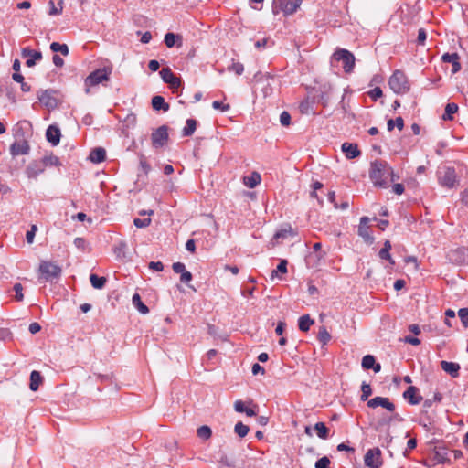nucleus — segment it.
<instances>
[{
	"mask_svg": "<svg viewBox=\"0 0 468 468\" xmlns=\"http://www.w3.org/2000/svg\"><path fill=\"white\" fill-rule=\"evenodd\" d=\"M42 382V377L38 371H32L30 374V384L29 388L32 391H37L39 388V385Z\"/></svg>",
	"mask_w": 468,
	"mask_h": 468,
	"instance_id": "cd10ccee",
	"label": "nucleus"
},
{
	"mask_svg": "<svg viewBox=\"0 0 468 468\" xmlns=\"http://www.w3.org/2000/svg\"><path fill=\"white\" fill-rule=\"evenodd\" d=\"M133 224L135 227L140 228V229L146 228L151 224V218H147L141 219V218H136L133 220Z\"/></svg>",
	"mask_w": 468,
	"mask_h": 468,
	"instance_id": "3c124183",
	"label": "nucleus"
},
{
	"mask_svg": "<svg viewBox=\"0 0 468 468\" xmlns=\"http://www.w3.org/2000/svg\"><path fill=\"white\" fill-rule=\"evenodd\" d=\"M392 174L393 170L387 162L376 160L371 163L369 177L376 186H385Z\"/></svg>",
	"mask_w": 468,
	"mask_h": 468,
	"instance_id": "f257e3e1",
	"label": "nucleus"
},
{
	"mask_svg": "<svg viewBox=\"0 0 468 468\" xmlns=\"http://www.w3.org/2000/svg\"><path fill=\"white\" fill-rule=\"evenodd\" d=\"M441 367L452 378H457L459 376V371L461 368L458 363L445 360L441 362Z\"/></svg>",
	"mask_w": 468,
	"mask_h": 468,
	"instance_id": "4be33fe9",
	"label": "nucleus"
},
{
	"mask_svg": "<svg viewBox=\"0 0 468 468\" xmlns=\"http://www.w3.org/2000/svg\"><path fill=\"white\" fill-rule=\"evenodd\" d=\"M212 107L215 110H220L221 112H227V111L229 110V104H224L223 102H221L219 101H214L212 102Z\"/></svg>",
	"mask_w": 468,
	"mask_h": 468,
	"instance_id": "13d9d810",
	"label": "nucleus"
},
{
	"mask_svg": "<svg viewBox=\"0 0 468 468\" xmlns=\"http://www.w3.org/2000/svg\"><path fill=\"white\" fill-rule=\"evenodd\" d=\"M21 54L23 58H27L26 65L29 68L33 67L37 60H40L42 58L40 51H36L29 48H23Z\"/></svg>",
	"mask_w": 468,
	"mask_h": 468,
	"instance_id": "2eb2a0df",
	"label": "nucleus"
},
{
	"mask_svg": "<svg viewBox=\"0 0 468 468\" xmlns=\"http://www.w3.org/2000/svg\"><path fill=\"white\" fill-rule=\"evenodd\" d=\"M314 323L309 314L302 315L298 320V327L302 332H307Z\"/></svg>",
	"mask_w": 468,
	"mask_h": 468,
	"instance_id": "bb28decb",
	"label": "nucleus"
},
{
	"mask_svg": "<svg viewBox=\"0 0 468 468\" xmlns=\"http://www.w3.org/2000/svg\"><path fill=\"white\" fill-rule=\"evenodd\" d=\"M60 129L56 125H49L46 131V139L52 145H58L60 142Z\"/></svg>",
	"mask_w": 468,
	"mask_h": 468,
	"instance_id": "6ab92c4d",
	"label": "nucleus"
},
{
	"mask_svg": "<svg viewBox=\"0 0 468 468\" xmlns=\"http://www.w3.org/2000/svg\"><path fill=\"white\" fill-rule=\"evenodd\" d=\"M369 218L367 217H362L360 218V224L358 227V235L364 239L365 241L371 243L373 237L371 236L370 229L368 227Z\"/></svg>",
	"mask_w": 468,
	"mask_h": 468,
	"instance_id": "f3484780",
	"label": "nucleus"
},
{
	"mask_svg": "<svg viewBox=\"0 0 468 468\" xmlns=\"http://www.w3.org/2000/svg\"><path fill=\"white\" fill-rule=\"evenodd\" d=\"M90 281L93 288L102 289L106 283L105 277H99L96 274H90Z\"/></svg>",
	"mask_w": 468,
	"mask_h": 468,
	"instance_id": "f704fd0d",
	"label": "nucleus"
},
{
	"mask_svg": "<svg viewBox=\"0 0 468 468\" xmlns=\"http://www.w3.org/2000/svg\"><path fill=\"white\" fill-rule=\"evenodd\" d=\"M234 431L239 437L244 438L249 433L250 428H249V426H247L239 421V422L236 423V425L234 427Z\"/></svg>",
	"mask_w": 468,
	"mask_h": 468,
	"instance_id": "58836bf2",
	"label": "nucleus"
},
{
	"mask_svg": "<svg viewBox=\"0 0 468 468\" xmlns=\"http://www.w3.org/2000/svg\"><path fill=\"white\" fill-rule=\"evenodd\" d=\"M152 106L155 111L167 112L169 110V104L166 103L165 99L160 95L153 97Z\"/></svg>",
	"mask_w": 468,
	"mask_h": 468,
	"instance_id": "b1692460",
	"label": "nucleus"
},
{
	"mask_svg": "<svg viewBox=\"0 0 468 468\" xmlns=\"http://www.w3.org/2000/svg\"><path fill=\"white\" fill-rule=\"evenodd\" d=\"M140 167L145 175H147L151 169L150 165L147 163L144 156L140 157Z\"/></svg>",
	"mask_w": 468,
	"mask_h": 468,
	"instance_id": "052dcab7",
	"label": "nucleus"
},
{
	"mask_svg": "<svg viewBox=\"0 0 468 468\" xmlns=\"http://www.w3.org/2000/svg\"><path fill=\"white\" fill-rule=\"evenodd\" d=\"M458 315L463 324L466 327L468 325V308H461L458 311Z\"/></svg>",
	"mask_w": 468,
	"mask_h": 468,
	"instance_id": "864d4df0",
	"label": "nucleus"
},
{
	"mask_svg": "<svg viewBox=\"0 0 468 468\" xmlns=\"http://www.w3.org/2000/svg\"><path fill=\"white\" fill-rule=\"evenodd\" d=\"M299 109L302 113L309 114L313 112V103L309 101V99H306L301 101Z\"/></svg>",
	"mask_w": 468,
	"mask_h": 468,
	"instance_id": "a18cd8bd",
	"label": "nucleus"
},
{
	"mask_svg": "<svg viewBox=\"0 0 468 468\" xmlns=\"http://www.w3.org/2000/svg\"><path fill=\"white\" fill-rule=\"evenodd\" d=\"M441 60L445 63L452 64V74H455L461 70L460 57L457 53H445L442 55Z\"/></svg>",
	"mask_w": 468,
	"mask_h": 468,
	"instance_id": "a211bd4d",
	"label": "nucleus"
},
{
	"mask_svg": "<svg viewBox=\"0 0 468 468\" xmlns=\"http://www.w3.org/2000/svg\"><path fill=\"white\" fill-rule=\"evenodd\" d=\"M314 430L316 431L317 436L320 439H324H324L328 438L329 430H328V428L325 426V424L324 422H317L314 425Z\"/></svg>",
	"mask_w": 468,
	"mask_h": 468,
	"instance_id": "c9c22d12",
	"label": "nucleus"
},
{
	"mask_svg": "<svg viewBox=\"0 0 468 468\" xmlns=\"http://www.w3.org/2000/svg\"><path fill=\"white\" fill-rule=\"evenodd\" d=\"M426 38H427L426 31L423 28H420L418 31V38H417L418 44L424 45Z\"/></svg>",
	"mask_w": 468,
	"mask_h": 468,
	"instance_id": "e2e57ef3",
	"label": "nucleus"
},
{
	"mask_svg": "<svg viewBox=\"0 0 468 468\" xmlns=\"http://www.w3.org/2000/svg\"><path fill=\"white\" fill-rule=\"evenodd\" d=\"M441 399H442V395L440 392H436L433 395L432 399H426L423 401V407L426 409L431 408L434 402L439 403L441 401Z\"/></svg>",
	"mask_w": 468,
	"mask_h": 468,
	"instance_id": "49530a36",
	"label": "nucleus"
},
{
	"mask_svg": "<svg viewBox=\"0 0 468 468\" xmlns=\"http://www.w3.org/2000/svg\"><path fill=\"white\" fill-rule=\"evenodd\" d=\"M403 397L411 405H418L422 400V396L420 395L419 389L414 386H410L404 391Z\"/></svg>",
	"mask_w": 468,
	"mask_h": 468,
	"instance_id": "dca6fc26",
	"label": "nucleus"
},
{
	"mask_svg": "<svg viewBox=\"0 0 468 468\" xmlns=\"http://www.w3.org/2000/svg\"><path fill=\"white\" fill-rule=\"evenodd\" d=\"M153 146L155 148L163 147L168 140L167 126L162 125L152 133L151 135Z\"/></svg>",
	"mask_w": 468,
	"mask_h": 468,
	"instance_id": "1a4fd4ad",
	"label": "nucleus"
},
{
	"mask_svg": "<svg viewBox=\"0 0 468 468\" xmlns=\"http://www.w3.org/2000/svg\"><path fill=\"white\" fill-rule=\"evenodd\" d=\"M229 70L234 71L237 75H241L244 71V66L239 62H233L231 66L229 67Z\"/></svg>",
	"mask_w": 468,
	"mask_h": 468,
	"instance_id": "603ef678",
	"label": "nucleus"
},
{
	"mask_svg": "<svg viewBox=\"0 0 468 468\" xmlns=\"http://www.w3.org/2000/svg\"><path fill=\"white\" fill-rule=\"evenodd\" d=\"M321 248H322V245L319 242L314 243L313 246L314 253H315V258L317 259V261H320L321 259H323L325 256V252L321 251Z\"/></svg>",
	"mask_w": 468,
	"mask_h": 468,
	"instance_id": "6e6d98bb",
	"label": "nucleus"
},
{
	"mask_svg": "<svg viewBox=\"0 0 468 468\" xmlns=\"http://www.w3.org/2000/svg\"><path fill=\"white\" fill-rule=\"evenodd\" d=\"M341 149L347 159H354L361 154L356 144L346 142L342 144Z\"/></svg>",
	"mask_w": 468,
	"mask_h": 468,
	"instance_id": "412c9836",
	"label": "nucleus"
},
{
	"mask_svg": "<svg viewBox=\"0 0 468 468\" xmlns=\"http://www.w3.org/2000/svg\"><path fill=\"white\" fill-rule=\"evenodd\" d=\"M243 182L246 186L254 188L261 183V175L257 172H253L249 176H244Z\"/></svg>",
	"mask_w": 468,
	"mask_h": 468,
	"instance_id": "a878e982",
	"label": "nucleus"
},
{
	"mask_svg": "<svg viewBox=\"0 0 468 468\" xmlns=\"http://www.w3.org/2000/svg\"><path fill=\"white\" fill-rule=\"evenodd\" d=\"M390 250H391L390 241L386 240L383 248L379 250L378 255H379L380 259L387 260L391 264H394V261L392 260L391 255L389 253Z\"/></svg>",
	"mask_w": 468,
	"mask_h": 468,
	"instance_id": "2f4dec72",
	"label": "nucleus"
},
{
	"mask_svg": "<svg viewBox=\"0 0 468 468\" xmlns=\"http://www.w3.org/2000/svg\"><path fill=\"white\" fill-rule=\"evenodd\" d=\"M322 187H323V184H322L321 182H319V181H316V182H314V183L313 184V189H314V190H313V192L311 193V196H312L313 197L317 198V199H318V201H319V203H322V200H320V199L318 198V196H317L316 191H317V190H319V189H321Z\"/></svg>",
	"mask_w": 468,
	"mask_h": 468,
	"instance_id": "680f3d73",
	"label": "nucleus"
},
{
	"mask_svg": "<svg viewBox=\"0 0 468 468\" xmlns=\"http://www.w3.org/2000/svg\"><path fill=\"white\" fill-rule=\"evenodd\" d=\"M41 161L43 165H45V167L60 165L59 158L55 155L45 156Z\"/></svg>",
	"mask_w": 468,
	"mask_h": 468,
	"instance_id": "a19ab883",
	"label": "nucleus"
},
{
	"mask_svg": "<svg viewBox=\"0 0 468 468\" xmlns=\"http://www.w3.org/2000/svg\"><path fill=\"white\" fill-rule=\"evenodd\" d=\"M37 229V226L32 225L31 229L27 231L26 239H27V243L32 244L34 242V238H35Z\"/></svg>",
	"mask_w": 468,
	"mask_h": 468,
	"instance_id": "5fc2aeb1",
	"label": "nucleus"
},
{
	"mask_svg": "<svg viewBox=\"0 0 468 468\" xmlns=\"http://www.w3.org/2000/svg\"><path fill=\"white\" fill-rule=\"evenodd\" d=\"M433 460L437 463H445L450 462V459L448 457L449 455V450L442 445L435 446L433 449Z\"/></svg>",
	"mask_w": 468,
	"mask_h": 468,
	"instance_id": "aec40b11",
	"label": "nucleus"
},
{
	"mask_svg": "<svg viewBox=\"0 0 468 468\" xmlns=\"http://www.w3.org/2000/svg\"><path fill=\"white\" fill-rule=\"evenodd\" d=\"M317 338L320 343H322L323 345H325L330 341L331 335L328 333V331L326 330V328L324 326H322L319 329Z\"/></svg>",
	"mask_w": 468,
	"mask_h": 468,
	"instance_id": "ea45409f",
	"label": "nucleus"
},
{
	"mask_svg": "<svg viewBox=\"0 0 468 468\" xmlns=\"http://www.w3.org/2000/svg\"><path fill=\"white\" fill-rule=\"evenodd\" d=\"M13 290L15 291L16 292V295H15V298L17 302H21L23 301L24 299V294H23V286L21 283H15L14 284V287H13Z\"/></svg>",
	"mask_w": 468,
	"mask_h": 468,
	"instance_id": "09e8293b",
	"label": "nucleus"
},
{
	"mask_svg": "<svg viewBox=\"0 0 468 468\" xmlns=\"http://www.w3.org/2000/svg\"><path fill=\"white\" fill-rule=\"evenodd\" d=\"M280 122L283 126H288L291 122V115L288 112H282L280 115Z\"/></svg>",
	"mask_w": 468,
	"mask_h": 468,
	"instance_id": "4d7b16f0",
	"label": "nucleus"
},
{
	"mask_svg": "<svg viewBox=\"0 0 468 468\" xmlns=\"http://www.w3.org/2000/svg\"><path fill=\"white\" fill-rule=\"evenodd\" d=\"M50 90H39L37 94L38 101L48 109H55L58 105L57 99Z\"/></svg>",
	"mask_w": 468,
	"mask_h": 468,
	"instance_id": "9b49d317",
	"label": "nucleus"
},
{
	"mask_svg": "<svg viewBox=\"0 0 468 468\" xmlns=\"http://www.w3.org/2000/svg\"><path fill=\"white\" fill-rule=\"evenodd\" d=\"M458 105L454 102H450L445 107V112L442 116V119L445 121H452L453 119V114L458 112Z\"/></svg>",
	"mask_w": 468,
	"mask_h": 468,
	"instance_id": "7c9ffc66",
	"label": "nucleus"
},
{
	"mask_svg": "<svg viewBox=\"0 0 468 468\" xmlns=\"http://www.w3.org/2000/svg\"><path fill=\"white\" fill-rule=\"evenodd\" d=\"M163 81L170 85L171 88H178L181 85V80L176 77L171 69L163 68L159 72Z\"/></svg>",
	"mask_w": 468,
	"mask_h": 468,
	"instance_id": "ddd939ff",
	"label": "nucleus"
},
{
	"mask_svg": "<svg viewBox=\"0 0 468 468\" xmlns=\"http://www.w3.org/2000/svg\"><path fill=\"white\" fill-rule=\"evenodd\" d=\"M365 465L369 468H380L382 466L381 451L379 448L369 449L364 457Z\"/></svg>",
	"mask_w": 468,
	"mask_h": 468,
	"instance_id": "6e6552de",
	"label": "nucleus"
},
{
	"mask_svg": "<svg viewBox=\"0 0 468 468\" xmlns=\"http://www.w3.org/2000/svg\"><path fill=\"white\" fill-rule=\"evenodd\" d=\"M197 434L200 439L207 441L211 437L212 431L210 427L203 425L197 429Z\"/></svg>",
	"mask_w": 468,
	"mask_h": 468,
	"instance_id": "e433bc0d",
	"label": "nucleus"
},
{
	"mask_svg": "<svg viewBox=\"0 0 468 468\" xmlns=\"http://www.w3.org/2000/svg\"><path fill=\"white\" fill-rule=\"evenodd\" d=\"M361 392H362V394H361L360 399L362 401L369 400L368 398L372 394L371 386L366 382H363L361 385Z\"/></svg>",
	"mask_w": 468,
	"mask_h": 468,
	"instance_id": "79ce46f5",
	"label": "nucleus"
},
{
	"mask_svg": "<svg viewBox=\"0 0 468 468\" xmlns=\"http://www.w3.org/2000/svg\"><path fill=\"white\" fill-rule=\"evenodd\" d=\"M30 151L29 144L27 140H16L10 146V154L13 156L26 155Z\"/></svg>",
	"mask_w": 468,
	"mask_h": 468,
	"instance_id": "f8f14e48",
	"label": "nucleus"
},
{
	"mask_svg": "<svg viewBox=\"0 0 468 468\" xmlns=\"http://www.w3.org/2000/svg\"><path fill=\"white\" fill-rule=\"evenodd\" d=\"M300 5V0H273L271 10L275 16L282 13L284 16H287L295 13Z\"/></svg>",
	"mask_w": 468,
	"mask_h": 468,
	"instance_id": "39448f33",
	"label": "nucleus"
},
{
	"mask_svg": "<svg viewBox=\"0 0 468 468\" xmlns=\"http://www.w3.org/2000/svg\"><path fill=\"white\" fill-rule=\"evenodd\" d=\"M111 73L112 69L108 67L98 69L90 73L84 80L85 92L89 94L91 87L108 81L110 80Z\"/></svg>",
	"mask_w": 468,
	"mask_h": 468,
	"instance_id": "f03ea898",
	"label": "nucleus"
},
{
	"mask_svg": "<svg viewBox=\"0 0 468 468\" xmlns=\"http://www.w3.org/2000/svg\"><path fill=\"white\" fill-rule=\"evenodd\" d=\"M369 96L372 100L377 101L383 94L382 90L379 87H376L369 91Z\"/></svg>",
	"mask_w": 468,
	"mask_h": 468,
	"instance_id": "bf43d9fd",
	"label": "nucleus"
},
{
	"mask_svg": "<svg viewBox=\"0 0 468 468\" xmlns=\"http://www.w3.org/2000/svg\"><path fill=\"white\" fill-rule=\"evenodd\" d=\"M197 128V122L194 119H187L186 122V126L182 130L183 136H191Z\"/></svg>",
	"mask_w": 468,
	"mask_h": 468,
	"instance_id": "473e14b6",
	"label": "nucleus"
},
{
	"mask_svg": "<svg viewBox=\"0 0 468 468\" xmlns=\"http://www.w3.org/2000/svg\"><path fill=\"white\" fill-rule=\"evenodd\" d=\"M315 468H330V460L324 456L315 462Z\"/></svg>",
	"mask_w": 468,
	"mask_h": 468,
	"instance_id": "8fccbe9b",
	"label": "nucleus"
},
{
	"mask_svg": "<svg viewBox=\"0 0 468 468\" xmlns=\"http://www.w3.org/2000/svg\"><path fill=\"white\" fill-rule=\"evenodd\" d=\"M149 269L155 271H162L164 270V265L161 261H151L149 263Z\"/></svg>",
	"mask_w": 468,
	"mask_h": 468,
	"instance_id": "69168bd1",
	"label": "nucleus"
},
{
	"mask_svg": "<svg viewBox=\"0 0 468 468\" xmlns=\"http://www.w3.org/2000/svg\"><path fill=\"white\" fill-rule=\"evenodd\" d=\"M106 158V151L102 147H96L90 151L89 159L95 164L104 161Z\"/></svg>",
	"mask_w": 468,
	"mask_h": 468,
	"instance_id": "5701e85b",
	"label": "nucleus"
},
{
	"mask_svg": "<svg viewBox=\"0 0 468 468\" xmlns=\"http://www.w3.org/2000/svg\"><path fill=\"white\" fill-rule=\"evenodd\" d=\"M387 125H388V131L393 130L395 126H397V128L399 131H401L403 129V127H404V121H403V119L401 117H398V118H396L395 121L388 120Z\"/></svg>",
	"mask_w": 468,
	"mask_h": 468,
	"instance_id": "37998d69",
	"label": "nucleus"
},
{
	"mask_svg": "<svg viewBox=\"0 0 468 468\" xmlns=\"http://www.w3.org/2000/svg\"><path fill=\"white\" fill-rule=\"evenodd\" d=\"M192 280V274L190 271H186L181 274L180 281L183 283H188Z\"/></svg>",
	"mask_w": 468,
	"mask_h": 468,
	"instance_id": "774afa93",
	"label": "nucleus"
},
{
	"mask_svg": "<svg viewBox=\"0 0 468 468\" xmlns=\"http://www.w3.org/2000/svg\"><path fill=\"white\" fill-rule=\"evenodd\" d=\"M133 306L143 314L149 312L148 307L142 302L141 297L138 293H134L132 298Z\"/></svg>",
	"mask_w": 468,
	"mask_h": 468,
	"instance_id": "c756f323",
	"label": "nucleus"
},
{
	"mask_svg": "<svg viewBox=\"0 0 468 468\" xmlns=\"http://www.w3.org/2000/svg\"><path fill=\"white\" fill-rule=\"evenodd\" d=\"M294 231L291 226H287L286 228H282L276 231V233L273 236V239L279 240V239H287L289 236H294Z\"/></svg>",
	"mask_w": 468,
	"mask_h": 468,
	"instance_id": "c85d7f7f",
	"label": "nucleus"
},
{
	"mask_svg": "<svg viewBox=\"0 0 468 468\" xmlns=\"http://www.w3.org/2000/svg\"><path fill=\"white\" fill-rule=\"evenodd\" d=\"M389 88L397 94H405L410 89L406 74L399 69L393 72L388 80Z\"/></svg>",
	"mask_w": 468,
	"mask_h": 468,
	"instance_id": "7ed1b4c3",
	"label": "nucleus"
},
{
	"mask_svg": "<svg viewBox=\"0 0 468 468\" xmlns=\"http://www.w3.org/2000/svg\"><path fill=\"white\" fill-rule=\"evenodd\" d=\"M173 268V271L176 272V273H180L182 274L184 271H186V266L184 263L182 262H175L172 266Z\"/></svg>",
	"mask_w": 468,
	"mask_h": 468,
	"instance_id": "0e129e2a",
	"label": "nucleus"
},
{
	"mask_svg": "<svg viewBox=\"0 0 468 468\" xmlns=\"http://www.w3.org/2000/svg\"><path fill=\"white\" fill-rule=\"evenodd\" d=\"M332 58L343 63V69L346 73H351L354 70L356 58L349 50L338 48L335 50Z\"/></svg>",
	"mask_w": 468,
	"mask_h": 468,
	"instance_id": "423d86ee",
	"label": "nucleus"
},
{
	"mask_svg": "<svg viewBox=\"0 0 468 468\" xmlns=\"http://www.w3.org/2000/svg\"><path fill=\"white\" fill-rule=\"evenodd\" d=\"M179 41L178 46L180 47L182 45V37L180 35L175 34V33H166L165 35L164 42L167 48H173L176 42Z\"/></svg>",
	"mask_w": 468,
	"mask_h": 468,
	"instance_id": "393cba45",
	"label": "nucleus"
},
{
	"mask_svg": "<svg viewBox=\"0 0 468 468\" xmlns=\"http://www.w3.org/2000/svg\"><path fill=\"white\" fill-rule=\"evenodd\" d=\"M376 362L375 357L372 355H366L362 358L361 366L364 369H371Z\"/></svg>",
	"mask_w": 468,
	"mask_h": 468,
	"instance_id": "c03bdc74",
	"label": "nucleus"
},
{
	"mask_svg": "<svg viewBox=\"0 0 468 468\" xmlns=\"http://www.w3.org/2000/svg\"><path fill=\"white\" fill-rule=\"evenodd\" d=\"M246 406L242 400H236L234 403V409L237 412L243 413L246 410Z\"/></svg>",
	"mask_w": 468,
	"mask_h": 468,
	"instance_id": "338daca9",
	"label": "nucleus"
},
{
	"mask_svg": "<svg viewBox=\"0 0 468 468\" xmlns=\"http://www.w3.org/2000/svg\"><path fill=\"white\" fill-rule=\"evenodd\" d=\"M126 248H127V245L123 241H121L118 244L114 245L113 253L115 254L117 259L122 260V259L125 258Z\"/></svg>",
	"mask_w": 468,
	"mask_h": 468,
	"instance_id": "72a5a7b5",
	"label": "nucleus"
},
{
	"mask_svg": "<svg viewBox=\"0 0 468 468\" xmlns=\"http://www.w3.org/2000/svg\"><path fill=\"white\" fill-rule=\"evenodd\" d=\"M50 49L53 52H59L63 56H67L69 54V48L66 44H60L58 42H52L50 45Z\"/></svg>",
	"mask_w": 468,
	"mask_h": 468,
	"instance_id": "4c0bfd02",
	"label": "nucleus"
},
{
	"mask_svg": "<svg viewBox=\"0 0 468 468\" xmlns=\"http://www.w3.org/2000/svg\"><path fill=\"white\" fill-rule=\"evenodd\" d=\"M287 264H288V262L286 260H282L280 261V263L278 264L277 269L272 271L271 278H273L275 275H277L278 272L286 273L287 272Z\"/></svg>",
	"mask_w": 468,
	"mask_h": 468,
	"instance_id": "de8ad7c7",
	"label": "nucleus"
},
{
	"mask_svg": "<svg viewBox=\"0 0 468 468\" xmlns=\"http://www.w3.org/2000/svg\"><path fill=\"white\" fill-rule=\"evenodd\" d=\"M45 171V165L42 161H33L26 168V174L28 178H37Z\"/></svg>",
	"mask_w": 468,
	"mask_h": 468,
	"instance_id": "4468645a",
	"label": "nucleus"
},
{
	"mask_svg": "<svg viewBox=\"0 0 468 468\" xmlns=\"http://www.w3.org/2000/svg\"><path fill=\"white\" fill-rule=\"evenodd\" d=\"M367 405L370 409H376L378 407H382L390 412H393L396 409L395 404L393 402H391L388 398H386V397H375V398L367 400Z\"/></svg>",
	"mask_w": 468,
	"mask_h": 468,
	"instance_id": "9d476101",
	"label": "nucleus"
},
{
	"mask_svg": "<svg viewBox=\"0 0 468 468\" xmlns=\"http://www.w3.org/2000/svg\"><path fill=\"white\" fill-rule=\"evenodd\" d=\"M438 182L442 187L455 188L459 185V178L453 167L443 166L437 172Z\"/></svg>",
	"mask_w": 468,
	"mask_h": 468,
	"instance_id": "20e7f679",
	"label": "nucleus"
},
{
	"mask_svg": "<svg viewBox=\"0 0 468 468\" xmlns=\"http://www.w3.org/2000/svg\"><path fill=\"white\" fill-rule=\"evenodd\" d=\"M39 271L41 273L40 279L45 282L58 278L61 275V268L51 261H43L39 265Z\"/></svg>",
	"mask_w": 468,
	"mask_h": 468,
	"instance_id": "0eeeda50",
	"label": "nucleus"
}]
</instances>
